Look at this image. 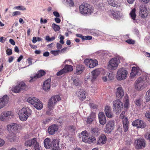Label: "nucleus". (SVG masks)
I'll use <instances>...</instances> for the list:
<instances>
[{"instance_id": "f257e3e1", "label": "nucleus", "mask_w": 150, "mask_h": 150, "mask_svg": "<svg viewBox=\"0 0 150 150\" xmlns=\"http://www.w3.org/2000/svg\"><path fill=\"white\" fill-rule=\"evenodd\" d=\"M79 11L84 16H89L93 11L92 6L88 4H81L79 7Z\"/></svg>"}, {"instance_id": "f03ea898", "label": "nucleus", "mask_w": 150, "mask_h": 150, "mask_svg": "<svg viewBox=\"0 0 150 150\" xmlns=\"http://www.w3.org/2000/svg\"><path fill=\"white\" fill-rule=\"evenodd\" d=\"M31 113L32 111L29 108L23 107L19 110L18 114L21 120L25 121L30 116Z\"/></svg>"}, {"instance_id": "7ed1b4c3", "label": "nucleus", "mask_w": 150, "mask_h": 150, "mask_svg": "<svg viewBox=\"0 0 150 150\" xmlns=\"http://www.w3.org/2000/svg\"><path fill=\"white\" fill-rule=\"evenodd\" d=\"M28 89V86L23 81L18 82L17 85L12 87V90L15 93H18L24 90H26Z\"/></svg>"}, {"instance_id": "20e7f679", "label": "nucleus", "mask_w": 150, "mask_h": 150, "mask_svg": "<svg viewBox=\"0 0 150 150\" xmlns=\"http://www.w3.org/2000/svg\"><path fill=\"white\" fill-rule=\"evenodd\" d=\"M113 110L117 114H119L122 110L123 103L119 100H115L113 101Z\"/></svg>"}, {"instance_id": "39448f33", "label": "nucleus", "mask_w": 150, "mask_h": 150, "mask_svg": "<svg viewBox=\"0 0 150 150\" xmlns=\"http://www.w3.org/2000/svg\"><path fill=\"white\" fill-rule=\"evenodd\" d=\"M60 100L61 98L59 95H55L52 97L48 103V108H49L50 110H53L57 102Z\"/></svg>"}, {"instance_id": "423d86ee", "label": "nucleus", "mask_w": 150, "mask_h": 150, "mask_svg": "<svg viewBox=\"0 0 150 150\" xmlns=\"http://www.w3.org/2000/svg\"><path fill=\"white\" fill-rule=\"evenodd\" d=\"M119 62L117 58L111 59L109 62L108 68L110 70H115L117 69Z\"/></svg>"}, {"instance_id": "0eeeda50", "label": "nucleus", "mask_w": 150, "mask_h": 150, "mask_svg": "<svg viewBox=\"0 0 150 150\" xmlns=\"http://www.w3.org/2000/svg\"><path fill=\"white\" fill-rule=\"evenodd\" d=\"M128 74L127 71L123 68L118 70L117 74V80H121L125 79Z\"/></svg>"}, {"instance_id": "6e6552de", "label": "nucleus", "mask_w": 150, "mask_h": 150, "mask_svg": "<svg viewBox=\"0 0 150 150\" xmlns=\"http://www.w3.org/2000/svg\"><path fill=\"white\" fill-rule=\"evenodd\" d=\"M85 64L90 68H93L98 64V62L96 60H92L91 59H86L84 61Z\"/></svg>"}, {"instance_id": "1a4fd4ad", "label": "nucleus", "mask_w": 150, "mask_h": 150, "mask_svg": "<svg viewBox=\"0 0 150 150\" xmlns=\"http://www.w3.org/2000/svg\"><path fill=\"white\" fill-rule=\"evenodd\" d=\"M136 148L137 149H140L144 148L146 146L145 140L142 138H140L135 141Z\"/></svg>"}, {"instance_id": "9d476101", "label": "nucleus", "mask_w": 150, "mask_h": 150, "mask_svg": "<svg viewBox=\"0 0 150 150\" xmlns=\"http://www.w3.org/2000/svg\"><path fill=\"white\" fill-rule=\"evenodd\" d=\"M114 121L113 120L109 121L106 125L104 129V131L105 132L109 133L114 129Z\"/></svg>"}, {"instance_id": "9b49d317", "label": "nucleus", "mask_w": 150, "mask_h": 150, "mask_svg": "<svg viewBox=\"0 0 150 150\" xmlns=\"http://www.w3.org/2000/svg\"><path fill=\"white\" fill-rule=\"evenodd\" d=\"M108 13L110 17L114 19L118 18L120 17L119 11L114 10L113 9L108 10Z\"/></svg>"}, {"instance_id": "f8f14e48", "label": "nucleus", "mask_w": 150, "mask_h": 150, "mask_svg": "<svg viewBox=\"0 0 150 150\" xmlns=\"http://www.w3.org/2000/svg\"><path fill=\"white\" fill-rule=\"evenodd\" d=\"M134 126L137 127V128H144L146 127V125L143 121L137 119L134 121L132 123Z\"/></svg>"}, {"instance_id": "ddd939ff", "label": "nucleus", "mask_w": 150, "mask_h": 150, "mask_svg": "<svg viewBox=\"0 0 150 150\" xmlns=\"http://www.w3.org/2000/svg\"><path fill=\"white\" fill-rule=\"evenodd\" d=\"M45 72L42 70H41L39 71L34 76H31L30 78L31 79L29 81L30 82H33L35 81L37 79L45 75Z\"/></svg>"}, {"instance_id": "4468645a", "label": "nucleus", "mask_w": 150, "mask_h": 150, "mask_svg": "<svg viewBox=\"0 0 150 150\" xmlns=\"http://www.w3.org/2000/svg\"><path fill=\"white\" fill-rule=\"evenodd\" d=\"M50 149L52 150H61L59 146V141L57 139H52V144Z\"/></svg>"}, {"instance_id": "2eb2a0df", "label": "nucleus", "mask_w": 150, "mask_h": 150, "mask_svg": "<svg viewBox=\"0 0 150 150\" xmlns=\"http://www.w3.org/2000/svg\"><path fill=\"white\" fill-rule=\"evenodd\" d=\"M86 91L83 89L78 90L76 93V96L80 100L83 101L86 98Z\"/></svg>"}, {"instance_id": "dca6fc26", "label": "nucleus", "mask_w": 150, "mask_h": 150, "mask_svg": "<svg viewBox=\"0 0 150 150\" xmlns=\"http://www.w3.org/2000/svg\"><path fill=\"white\" fill-rule=\"evenodd\" d=\"M13 115V113L10 111L3 112L1 114L0 117V120L4 121L7 118H9L10 117Z\"/></svg>"}, {"instance_id": "f3484780", "label": "nucleus", "mask_w": 150, "mask_h": 150, "mask_svg": "<svg viewBox=\"0 0 150 150\" xmlns=\"http://www.w3.org/2000/svg\"><path fill=\"white\" fill-rule=\"evenodd\" d=\"M8 100L9 98L7 95H4L0 98V109L5 106L8 103Z\"/></svg>"}, {"instance_id": "a211bd4d", "label": "nucleus", "mask_w": 150, "mask_h": 150, "mask_svg": "<svg viewBox=\"0 0 150 150\" xmlns=\"http://www.w3.org/2000/svg\"><path fill=\"white\" fill-rule=\"evenodd\" d=\"M58 129V127L57 125H52L49 127L47 129L48 132L49 134L53 135Z\"/></svg>"}, {"instance_id": "6ab92c4d", "label": "nucleus", "mask_w": 150, "mask_h": 150, "mask_svg": "<svg viewBox=\"0 0 150 150\" xmlns=\"http://www.w3.org/2000/svg\"><path fill=\"white\" fill-rule=\"evenodd\" d=\"M98 117L99 122L100 124L104 125L106 123V117L103 112H99L98 115Z\"/></svg>"}, {"instance_id": "aec40b11", "label": "nucleus", "mask_w": 150, "mask_h": 150, "mask_svg": "<svg viewBox=\"0 0 150 150\" xmlns=\"http://www.w3.org/2000/svg\"><path fill=\"white\" fill-rule=\"evenodd\" d=\"M52 144V140L49 138H45L44 141V147L47 149H50Z\"/></svg>"}, {"instance_id": "412c9836", "label": "nucleus", "mask_w": 150, "mask_h": 150, "mask_svg": "<svg viewBox=\"0 0 150 150\" xmlns=\"http://www.w3.org/2000/svg\"><path fill=\"white\" fill-rule=\"evenodd\" d=\"M105 112L106 116L108 118H111L113 116L111 108L109 106H106L105 107Z\"/></svg>"}, {"instance_id": "4be33fe9", "label": "nucleus", "mask_w": 150, "mask_h": 150, "mask_svg": "<svg viewBox=\"0 0 150 150\" xmlns=\"http://www.w3.org/2000/svg\"><path fill=\"white\" fill-rule=\"evenodd\" d=\"M18 126L15 123H12L9 125L7 126V129L8 130H11L12 132L16 131L18 129Z\"/></svg>"}, {"instance_id": "5701e85b", "label": "nucleus", "mask_w": 150, "mask_h": 150, "mask_svg": "<svg viewBox=\"0 0 150 150\" xmlns=\"http://www.w3.org/2000/svg\"><path fill=\"white\" fill-rule=\"evenodd\" d=\"M100 71L99 69H96L92 71L91 72V81H94L100 74Z\"/></svg>"}, {"instance_id": "b1692460", "label": "nucleus", "mask_w": 150, "mask_h": 150, "mask_svg": "<svg viewBox=\"0 0 150 150\" xmlns=\"http://www.w3.org/2000/svg\"><path fill=\"white\" fill-rule=\"evenodd\" d=\"M124 95V92L122 87H119L117 88L116 93V97L118 98H121Z\"/></svg>"}, {"instance_id": "393cba45", "label": "nucleus", "mask_w": 150, "mask_h": 150, "mask_svg": "<svg viewBox=\"0 0 150 150\" xmlns=\"http://www.w3.org/2000/svg\"><path fill=\"white\" fill-rule=\"evenodd\" d=\"M50 79H48L46 80L44 83L43 88L45 91L49 90L50 87Z\"/></svg>"}, {"instance_id": "a878e982", "label": "nucleus", "mask_w": 150, "mask_h": 150, "mask_svg": "<svg viewBox=\"0 0 150 150\" xmlns=\"http://www.w3.org/2000/svg\"><path fill=\"white\" fill-rule=\"evenodd\" d=\"M123 128L124 132H127L128 129L129 127V121L127 117L123 119L122 120Z\"/></svg>"}, {"instance_id": "bb28decb", "label": "nucleus", "mask_w": 150, "mask_h": 150, "mask_svg": "<svg viewBox=\"0 0 150 150\" xmlns=\"http://www.w3.org/2000/svg\"><path fill=\"white\" fill-rule=\"evenodd\" d=\"M107 140V138L104 134L101 135L99 138L97 143L100 144H105Z\"/></svg>"}, {"instance_id": "cd10ccee", "label": "nucleus", "mask_w": 150, "mask_h": 150, "mask_svg": "<svg viewBox=\"0 0 150 150\" xmlns=\"http://www.w3.org/2000/svg\"><path fill=\"white\" fill-rule=\"evenodd\" d=\"M136 12V9L134 8L131 10L129 14L131 18L133 20V22L134 23L137 21Z\"/></svg>"}, {"instance_id": "c85d7f7f", "label": "nucleus", "mask_w": 150, "mask_h": 150, "mask_svg": "<svg viewBox=\"0 0 150 150\" xmlns=\"http://www.w3.org/2000/svg\"><path fill=\"white\" fill-rule=\"evenodd\" d=\"M39 100L35 97H33L28 98L27 100V101L30 104L33 105L34 106L35 103L38 101L37 100Z\"/></svg>"}, {"instance_id": "c756f323", "label": "nucleus", "mask_w": 150, "mask_h": 150, "mask_svg": "<svg viewBox=\"0 0 150 150\" xmlns=\"http://www.w3.org/2000/svg\"><path fill=\"white\" fill-rule=\"evenodd\" d=\"M139 71V70L137 67H133L132 68V72L130 73V76L132 78H133L137 74Z\"/></svg>"}, {"instance_id": "7c9ffc66", "label": "nucleus", "mask_w": 150, "mask_h": 150, "mask_svg": "<svg viewBox=\"0 0 150 150\" xmlns=\"http://www.w3.org/2000/svg\"><path fill=\"white\" fill-rule=\"evenodd\" d=\"M34 105V106L37 110H40L43 108V104L42 102L39 100Z\"/></svg>"}, {"instance_id": "2f4dec72", "label": "nucleus", "mask_w": 150, "mask_h": 150, "mask_svg": "<svg viewBox=\"0 0 150 150\" xmlns=\"http://www.w3.org/2000/svg\"><path fill=\"white\" fill-rule=\"evenodd\" d=\"M84 70V67L82 65H77L76 67V73L77 74H81Z\"/></svg>"}, {"instance_id": "473e14b6", "label": "nucleus", "mask_w": 150, "mask_h": 150, "mask_svg": "<svg viewBox=\"0 0 150 150\" xmlns=\"http://www.w3.org/2000/svg\"><path fill=\"white\" fill-rule=\"evenodd\" d=\"M123 101L125 103L124 107L125 108L127 109L129 106V100L128 97L127 95L124 96L123 99Z\"/></svg>"}, {"instance_id": "72a5a7b5", "label": "nucleus", "mask_w": 150, "mask_h": 150, "mask_svg": "<svg viewBox=\"0 0 150 150\" xmlns=\"http://www.w3.org/2000/svg\"><path fill=\"white\" fill-rule=\"evenodd\" d=\"M145 86H144L143 83H135L134 85L135 89L137 91H141L142 90Z\"/></svg>"}, {"instance_id": "f704fd0d", "label": "nucleus", "mask_w": 150, "mask_h": 150, "mask_svg": "<svg viewBox=\"0 0 150 150\" xmlns=\"http://www.w3.org/2000/svg\"><path fill=\"white\" fill-rule=\"evenodd\" d=\"M63 69L66 73H67L72 71L73 69V67L71 65L66 64L65 65Z\"/></svg>"}, {"instance_id": "c9c22d12", "label": "nucleus", "mask_w": 150, "mask_h": 150, "mask_svg": "<svg viewBox=\"0 0 150 150\" xmlns=\"http://www.w3.org/2000/svg\"><path fill=\"white\" fill-rule=\"evenodd\" d=\"M91 132L93 134L98 135L99 132L98 128L96 127L92 128L91 130Z\"/></svg>"}, {"instance_id": "e433bc0d", "label": "nucleus", "mask_w": 150, "mask_h": 150, "mask_svg": "<svg viewBox=\"0 0 150 150\" xmlns=\"http://www.w3.org/2000/svg\"><path fill=\"white\" fill-rule=\"evenodd\" d=\"M82 141L85 142H88L90 143L91 142L90 141V137L88 136V135L85 136H82Z\"/></svg>"}, {"instance_id": "4c0bfd02", "label": "nucleus", "mask_w": 150, "mask_h": 150, "mask_svg": "<svg viewBox=\"0 0 150 150\" xmlns=\"http://www.w3.org/2000/svg\"><path fill=\"white\" fill-rule=\"evenodd\" d=\"M145 98L147 102L150 101V91L149 90L146 92Z\"/></svg>"}, {"instance_id": "58836bf2", "label": "nucleus", "mask_w": 150, "mask_h": 150, "mask_svg": "<svg viewBox=\"0 0 150 150\" xmlns=\"http://www.w3.org/2000/svg\"><path fill=\"white\" fill-rule=\"evenodd\" d=\"M31 140V143L32 145H37L39 144V143L38 142L37 139L36 138H34Z\"/></svg>"}, {"instance_id": "ea45409f", "label": "nucleus", "mask_w": 150, "mask_h": 150, "mask_svg": "<svg viewBox=\"0 0 150 150\" xmlns=\"http://www.w3.org/2000/svg\"><path fill=\"white\" fill-rule=\"evenodd\" d=\"M108 4L111 6L113 7H116L117 6V4L115 3V1L114 0H108Z\"/></svg>"}, {"instance_id": "a19ab883", "label": "nucleus", "mask_w": 150, "mask_h": 150, "mask_svg": "<svg viewBox=\"0 0 150 150\" xmlns=\"http://www.w3.org/2000/svg\"><path fill=\"white\" fill-rule=\"evenodd\" d=\"M52 27L54 30L55 31H58L60 29L59 26L55 23H53L52 24Z\"/></svg>"}, {"instance_id": "79ce46f5", "label": "nucleus", "mask_w": 150, "mask_h": 150, "mask_svg": "<svg viewBox=\"0 0 150 150\" xmlns=\"http://www.w3.org/2000/svg\"><path fill=\"white\" fill-rule=\"evenodd\" d=\"M73 83L76 86H79L80 84V83L78 78H76L73 79Z\"/></svg>"}, {"instance_id": "37998d69", "label": "nucleus", "mask_w": 150, "mask_h": 150, "mask_svg": "<svg viewBox=\"0 0 150 150\" xmlns=\"http://www.w3.org/2000/svg\"><path fill=\"white\" fill-rule=\"evenodd\" d=\"M134 103L137 106H139L142 104V101L140 98L137 99L135 101Z\"/></svg>"}, {"instance_id": "c03bdc74", "label": "nucleus", "mask_w": 150, "mask_h": 150, "mask_svg": "<svg viewBox=\"0 0 150 150\" xmlns=\"http://www.w3.org/2000/svg\"><path fill=\"white\" fill-rule=\"evenodd\" d=\"M144 77L143 76H141L136 81V83H143L142 81L144 79Z\"/></svg>"}, {"instance_id": "a18cd8bd", "label": "nucleus", "mask_w": 150, "mask_h": 150, "mask_svg": "<svg viewBox=\"0 0 150 150\" xmlns=\"http://www.w3.org/2000/svg\"><path fill=\"white\" fill-rule=\"evenodd\" d=\"M139 14L142 18H145L148 15L146 11H145V12H139Z\"/></svg>"}, {"instance_id": "49530a36", "label": "nucleus", "mask_w": 150, "mask_h": 150, "mask_svg": "<svg viewBox=\"0 0 150 150\" xmlns=\"http://www.w3.org/2000/svg\"><path fill=\"white\" fill-rule=\"evenodd\" d=\"M16 138V137L14 134L9 136L8 137V140L11 142H14Z\"/></svg>"}, {"instance_id": "de8ad7c7", "label": "nucleus", "mask_w": 150, "mask_h": 150, "mask_svg": "<svg viewBox=\"0 0 150 150\" xmlns=\"http://www.w3.org/2000/svg\"><path fill=\"white\" fill-rule=\"evenodd\" d=\"M66 73L63 68L58 72L56 74L57 76H60Z\"/></svg>"}, {"instance_id": "09e8293b", "label": "nucleus", "mask_w": 150, "mask_h": 150, "mask_svg": "<svg viewBox=\"0 0 150 150\" xmlns=\"http://www.w3.org/2000/svg\"><path fill=\"white\" fill-rule=\"evenodd\" d=\"M146 11L147 8L146 6L143 5L140 6L139 12H145V11Z\"/></svg>"}, {"instance_id": "8fccbe9b", "label": "nucleus", "mask_w": 150, "mask_h": 150, "mask_svg": "<svg viewBox=\"0 0 150 150\" xmlns=\"http://www.w3.org/2000/svg\"><path fill=\"white\" fill-rule=\"evenodd\" d=\"M25 145L26 146H29L30 147L32 146L31 140H28L26 141L25 142Z\"/></svg>"}, {"instance_id": "3c124183", "label": "nucleus", "mask_w": 150, "mask_h": 150, "mask_svg": "<svg viewBox=\"0 0 150 150\" xmlns=\"http://www.w3.org/2000/svg\"><path fill=\"white\" fill-rule=\"evenodd\" d=\"M126 42L130 44H134L135 41L132 39H129L126 41Z\"/></svg>"}, {"instance_id": "603ef678", "label": "nucleus", "mask_w": 150, "mask_h": 150, "mask_svg": "<svg viewBox=\"0 0 150 150\" xmlns=\"http://www.w3.org/2000/svg\"><path fill=\"white\" fill-rule=\"evenodd\" d=\"M66 1L69 4L70 6H73L74 4V3L72 0H66Z\"/></svg>"}, {"instance_id": "864d4df0", "label": "nucleus", "mask_w": 150, "mask_h": 150, "mask_svg": "<svg viewBox=\"0 0 150 150\" xmlns=\"http://www.w3.org/2000/svg\"><path fill=\"white\" fill-rule=\"evenodd\" d=\"M76 129V127L74 126H70L69 127V130L71 132H74Z\"/></svg>"}, {"instance_id": "5fc2aeb1", "label": "nucleus", "mask_w": 150, "mask_h": 150, "mask_svg": "<svg viewBox=\"0 0 150 150\" xmlns=\"http://www.w3.org/2000/svg\"><path fill=\"white\" fill-rule=\"evenodd\" d=\"M51 53L54 55H58L60 52V50L52 51L51 52Z\"/></svg>"}, {"instance_id": "6e6d98bb", "label": "nucleus", "mask_w": 150, "mask_h": 150, "mask_svg": "<svg viewBox=\"0 0 150 150\" xmlns=\"http://www.w3.org/2000/svg\"><path fill=\"white\" fill-rule=\"evenodd\" d=\"M96 117V113L93 112H91L90 116H89V117H90L91 118H92V119L93 120L95 119Z\"/></svg>"}, {"instance_id": "4d7b16f0", "label": "nucleus", "mask_w": 150, "mask_h": 150, "mask_svg": "<svg viewBox=\"0 0 150 150\" xmlns=\"http://www.w3.org/2000/svg\"><path fill=\"white\" fill-rule=\"evenodd\" d=\"M125 112L124 111H123L120 115V118L122 119L123 120L124 118H125L124 117L125 116Z\"/></svg>"}, {"instance_id": "13d9d810", "label": "nucleus", "mask_w": 150, "mask_h": 150, "mask_svg": "<svg viewBox=\"0 0 150 150\" xmlns=\"http://www.w3.org/2000/svg\"><path fill=\"white\" fill-rule=\"evenodd\" d=\"M76 37L79 38H92V36L88 35L83 36L81 34H76Z\"/></svg>"}, {"instance_id": "bf43d9fd", "label": "nucleus", "mask_w": 150, "mask_h": 150, "mask_svg": "<svg viewBox=\"0 0 150 150\" xmlns=\"http://www.w3.org/2000/svg\"><path fill=\"white\" fill-rule=\"evenodd\" d=\"M145 137L146 139L150 140V132L146 133L145 135Z\"/></svg>"}, {"instance_id": "052dcab7", "label": "nucleus", "mask_w": 150, "mask_h": 150, "mask_svg": "<svg viewBox=\"0 0 150 150\" xmlns=\"http://www.w3.org/2000/svg\"><path fill=\"white\" fill-rule=\"evenodd\" d=\"M6 54L8 55H10L12 54V50L10 49H8L6 51Z\"/></svg>"}, {"instance_id": "680f3d73", "label": "nucleus", "mask_w": 150, "mask_h": 150, "mask_svg": "<svg viewBox=\"0 0 150 150\" xmlns=\"http://www.w3.org/2000/svg\"><path fill=\"white\" fill-rule=\"evenodd\" d=\"M93 120L88 117L87 118V122L88 124H91Z\"/></svg>"}, {"instance_id": "e2e57ef3", "label": "nucleus", "mask_w": 150, "mask_h": 150, "mask_svg": "<svg viewBox=\"0 0 150 150\" xmlns=\"http://www.w3.org/2000/svg\"><path fill=\"white\" fill-rule=\"evenodd\" d=\"M108 77L109 79H110L109 75H108L107 76H106L103 77L102 78V80L104 82H106L108 80Z\"/></svg>"}, {"instance_id": "0e129e2a", "label": "nucleus", "mask_w": 150, "mask_h": 150, "mask_svg": "<svg viewBox=\"0 0 150 150\" xmlns=\"http://www.w3.org/2000/svg\"><path fill=\"white\" fill-rule=\"evenodd\" d=\"M32 59L31 58H28L27 59V61L28 62V63L29 64V65L28 66L32 65Z\"/></svg>"}, {"instance_id": "69168bd1", "label": "nucleus", "mask_w": 150, "mask_h": 150, "mask_svg": "<svg viewBox=\"0 0 150 150\" xmlns=\"http://www.w3.org/2000/svg\"><path fill=\"white\" fill-rule=\"evenodd\" d=\"M53 14L54 16L57 17H60V16L58 12L57 11H54L53 12Z\"/></svg>"}, {"instance_id": "338daca9", "label": "nucleus", "mask_w": 150, "mask_h": 150, "mask_svg": "<svg viewBox=\"0 0 150 150\" xmlns=\"http://www.w3.org/2000/svg\"><path fill=\"white\" fill-rule=\"evenodd\" d=\"M17 9H19L20 10H25L26 9L25 8H24L23 6H16L15 7Z\"/></svg>"}, {"instance_id": "774afa93", "label": "nucleus", "mask_w": 150, "mask_h": 150, "mask_svg": "<svg viewBox=\"0 0 150 150\" xmlns=\"http://www.w3.org/2000/svg\"><path fill=\"white\" fill-rule=\"evenodd\" d=\"M34 150H41L39 146V144L34 146Z\"/></svg>"}]
</instances>
